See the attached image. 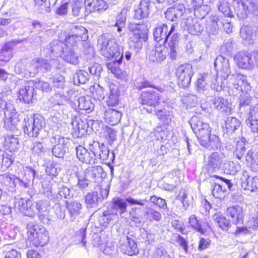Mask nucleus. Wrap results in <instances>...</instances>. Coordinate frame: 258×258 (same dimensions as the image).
<instances>
[{
  "label": "nucleus",
  "mask_w": 258,
  "mask_h": 258,
  "mask_svg": "<svg viewBox=\"0 0 258 258\" xmlns=\"http://www.w3.org/2000/svg\"><path fill=\"white\" fill-rule=\"evenodd\" d=\"M153 35L155 41L167 44L169 49V57L173 60L177 58L179 34L175 29V24H172L169 28L165 24H159L154 30Z\"/></svg>",
  "instance_id": "1"
},
{
  "label": "nucleus",
  "mask_w": 258,
  "mask_h": 258,
  "mask_svg": "<svg viewBox=\"0 0 258 258\" xmlns=\"http://www.w3.org/2000/svg\"><path fill=\"white\" fill-rule=\"evenodd\" d=\"M146 199L136 200L132 197H128L125 200L120 198H115L112 200L111 209H108L104 211V216L107 220L113 219V217L119 212L121 214L124 213L127 208V202L131 205H139L143 206L144 202H147Z\"/></svg>",
  "instance_id": "2"
},
{
  "label": "nucleus",
  "mask_w": 258,
  "mask_h": 258,
  "mask_svg": "<svg viewBox=\"0 0 258 258\" xmlns=\"http://www.w3.org/2000/svg\"><path fill=\"white\" fill-rule=\"evenodd\" d=\"M27 229L28 238L34 246H43L48 242L49 233L45 228H39L38 225L31 222L27 224Z\"/></svg>",
  "instance_id": "3"
},
{
  "label": "nucleus",
  "mask_w": 258,
  "mask_h": 258,
  "mask_svg": "<svg viewBox=\"0 0 258 258\" xmlns=\"http://www.w3.org/2000/svg\"><path fill=\"white\" fill-rule=\"evenodd\" d=\"M100 53L107 58H118L121 53V48L116 39H106L101 37L98 39Z\"/></svg>",
  "instance_id": "4"
},
{
  "label": "nucleus",
  "mask_w": 258,
  "mask_h": 258,
  "mask_svg": "<svg viewBox=\"0 0 258 258\" xmlns=\"http://www.w3.org/2000/svg\"><path fill=\"white\" fill-rule=\"evenodd\" d=\"M24 132L30 137L42 138L40 134L45 132L44 130L46 122L44 118L39 115H34L33 117L25 119Z\"/></svg>",
  "instance_id": "5"
},
{
  "label": "nucleus",
  "mask_w": 258,
  "mask_h": 258,
  "mask_svg": "<svg viewBox=\"0 0 258 258\" xmlns=\"http://www.w3.org/2000/svg\"><path fill=\"white\" fill-rule=\"evenodd\" d=\"M4 110L5 120V127L9 130H13L16 125L20 121L18 113L13 105L7 104L2 99V94H0V111Z\"/></svg>",
  "instance_id": "6"
},
{
  "label": "nucleus",
  "mask_w": 258,
  "mask_h": 258,
  "mask_svg": "<svg viewBox=\"0 0 258 258\" xmlns=\"http://www.w3.org/2000/svg\"><path fill=\"white\" fill-rule=\"evenodd\" d=\"M233 6L237 16L245 19L250 14L258 16V3L248 0H234Z\"/></svg>",
  "instance_id": "7"
},
{
  "label": "nucleus",
  "mask_w": 258,
  "mask_h": 258,
  "mask_svg": "<svg viewBox=\"0 0 258 258\" xmlns=\"http://www.w3.org/2000/svg\"><path fill=\"white\" fill-rule=\"evenodd\" d=\"M141 104L143 106L141 110H146L149 113L155 112L156 106L159 104L160 96L154 91L142 92L140 96Z\"/></svg>",
  "instance_id": "8"
},
{
  "label": "nucleus",
  "mask_w": 258,
  "mask_h": 258,
  "mask_svg": "<svg viewBox=\"0 0 258 258\" xmlns=\"http://www.w3.org/2000/svg\"><path fill=\"white\" fill-rule=\"evenodd\" d=\"M194 74L193 68L190 63H185L179 65L175 71L179 87L182 88L188 87L190 84Z\"/></svg>",
  "instance_id": "9"
},
{
  "label": "nucleus",
  "mask_w": 258,
  "mask_h": 258,
  "mask_svg": "<svg viewBox=\"0 0 258 258\" xmlns=\"http://www.w3.org/2000/svg\"><path fill=\"white\" fill-rule=\"evenodd\" d=\"M230 79H234V81L232 82H229L227 84L229 93H231V91H232L233 95L239 92L247 93L248 91L250 90L251 86L247 80L246 76L240 74L235 76L232 75L230 77Z\"/></svg>",
  "instance_id": "10"
},
{
  "label": "nucleus",
  "mask_w": 258,
  "mask_h": 258,
  "mask_svg": "<svg viewBox=\"0 0 258 258\" xmlns=\"http://www.w3.org/2000/svg\"><path fill=\"white\" fill-rule=\"evenodd\" d=\"M50 141L53 148L52 153L53 155L58 158H62L66 153V150L71 143L68 138H64L59 135H53Z\"/></svg>",
  "instance_id": "11"
},
{
  "label": "nucleus",
  "mask_w": 258,
  "mask_h": 258,
  "mask_svg": "<svg viewBox=\"0 0 258 258\" xmlns=\"http://www.w3.org/2000/svg\"><path fill=\"white\" fill-rule=\"evenodd\" d=\"M234 59L239 68L247 70L252 69L254 62L258 61V52L253 51L249 53L241 51L234 57Z\"/></svg>",
  "instance_id": "12"
},
{
  "label": "nucleus",
  "mask_w": 258,
  "mask_h": 258,
  "mask_svg": "<svg viewBox=\"0 0 258 258\" xmlns=\"http://www.w3.org/2000/svg\"><path fill=\"white\" fill-rule=\"evenodd\" d=\"M130 30L132 32L130 37L129 45L135 50L139 51L143 46L142 39H144L146 34L141 30V25L137 23H132L130 26Z\"/></svg>",
  "instance_id": "13"
},
{
  "label": "nucleus",
  "mask_w": 258,
  "mask_h": 258,
  "mask_svg": "<svg viewBox=\"0 0 258 258\" xmlns=\"http://www.w3.org/2000/svg\"><path fill=\"white\" fill-rule=\"evenodd\" d=\"M225 161L226 159L223 153L220 152H213L208 156L206 160V167L208 172H217L221 168L223 169Z\"/></svg>",
  "instance_id": "14"
},
{
  "label": "nucleus",
  "mask_w": 258,
  "mask_h": 258,
  "mask_svg": "<svg viewBox=\"0 0 258 258\" xmlns=\"http://www.w3.org/2000/svg\"><path fill=\"white\" fill-rule=\"evenodd\" d=\"M109 194V189L101 188L99 191L88 193L85 197V204L87 208L96 207L98 204L106 199Z\"/></svg>",
  "instance_id": "15"
},
{
  "label": "nucleus",
  "mask_w": 258,
  "mask_h": 258,
  "mask_svg": "<svg viewBox=\"0 0 258 258\" xmlns=\"http://www.w3.org/2000/svg\"><path fill=\"white\" fill-rule=\"evenodd\" d=\"M89 150L95 159L96 158L105 161L108 158L109 150L104 144H100L99 142H94L92 145H90Z\"/></svg>",
  "instance_id": "16"
},
{
  "label": "nucleus",
  "mask_w": 258,
  "mask_h": 258,
  "mask_svg": "<svg viewBox=\"0 0 258 258\" xmlns=\"http://www.w3.org/2000/svg\"><path fill=\"white\" fill-rule=\"evenodd\" d=\"M34 81L30 80L25 85L24 88L19 91V98L21 101L26 103L33 102L35 95Z\"/></svg>",
  "instance_id": "17"
},
{
  "label": "nucleus",
  "mask_w": 258,
  "mask_h": 258,
  "mask_svg": "<svg viewBox=\"0 0 258 258\" xmlns=\"http://www.w3.org/2000/svg\"><path fill=\"white\" fill-rule=\"evenodd\" d=\"M241 187L245 190L254 192L258 190V177H250L246 170L242 171L240 177Z\"/></svg>",
  "instance_id": "18"
},
{
  "label": "nucleus",
  "mask_w": 258,
  "mask_h": 258,
  "mask_svg": "<svg viewBox=\"0 0 258 258\" xmlns=\"http://www.w3.org/2000/svg\"><path fill=\"white\" fill-rule=\"evenodd\" d=\"M167 48L161 45L151 47L148 52L149 59L154 62L160 63L166 57Z\"/></svg>",
  "instance_id": "19"
},
{
  "label": "nucleus",
  "mask_w": 258,
  "mask_h": 258,
  "mask_svg": "<svg viewBox=\"0 0 258 258\" xmlns=\"http://www.w3.org/2000/svg\"><path fill=\"white\" fill-rule=\"evenodd\" d=\"M214 67L219 74L223 75L224 78H228L231 73L228 58L221 55H218L215 60Z\"/></svg>",
  "instance_id": "20"
},
{
  "label": "nucleus",
  "mask_w": 258,
  "mask_h": 258,
  "mask_svg": "<svg viewBox=\"0 0 258 258\" xmlns=\"http://www.w3.org/2000/svg\"><path fill=\"white\" fill-rule=\"evenodd\" d=\"M181 25L184 30H186L189 33L194 35H200L204 29L203 24L192 18L183 20Z\"/></svg>",
  "instance_id": "21"
},
{
  "label": "nucleus",
  "mask_w": 258,
  "mask_h": 258,
  "mask_svg": "<svg viewBox=\"0 0 258 258\" xmlns=\"http://www.w3.org/2000/svg\"><path fill=\"white\" fill-rule=\"evenodd\" d=\"M246 125L253 133L258 132V104L252 106L247 114Z\"/></svg>",
  "instance_id": "22"
},
{
  "label": "nucleus",
  "mask_w": 258,
  "mask_h": 258,
  "mask_svg": "<svg viewBox=\"0 0 258 258\" xmlns=\"http://www.w3.org/2000/svg\"><path fill=\"white\" fill-rule=\"evenodd\" d=\"M19 208L25 216L34 218L37 214L35 204L34 205L31 200L21 199L19 202Z\"/></svg>",
  "instance_id": "23"
},
{
  "label": "nucleus",
  "mask_w": 258,
  "mask_h": 258,
  "mask_svg": "<svg viewBox=\"0 0 258 258\" xmlns=\"http://www.w3.org/2000/svg\"><path fill=\"white\" fill-rule=\"evenodd\" d=\"M37 215L40 220H43L48 215L51 210L50 202L46 200H40L34 203Z\"/></svg>",
  "instance_id": "24"
},
{
  "label": "nucleus",
  "mask_w": 258,
  "mask_h": 258,
  "mask_svg": "<svg viewBox=\"0 0 258 258\" xmlns=\"http://www.w3.org/2000/svg\"><path fill=\"white\" fill-rule=\"evenodd\" d=\"M227 215L234 224L242 222L243 212L242 207L240 206L236 205L227 208Z\"/></svg>",
  "instance_id": "25"
},
{
  "label": "nucleus",
  "mask_w": 258,
  "mask_h": 258,
  "mask_svg": "<svg viewBox=\"0 0 258 258\" xmlns=\"http://www.w3.org/2000/svg\"><path fill=\"white\" fill-rule=\"evenodd\" d=\"M151 9V4L148 0H142L138 8L135 11L134 18L141 20L149 16Z\"/></svg>",
  "instance_id": "26"
},
{
  "label": "nucleus",
  "mask_w": 258,
  "mask_h": 258,
  "mask_svg": "<svg viewBox=\"0 0 258 258\" xmlns=\"http://www.w3.org/2000/svg\"><path fill=\"white\" fill-rule=\"evenodd\" d=\"M84 3L88 14L105 10L107 8V4L103 0H85Z\"/></svg>",
  "instance_id": "27"
},
{
  "label": "nucleus",
  "mask_w": 258,
  "mask_h": 258,
  "mask_svg": "<svg viewBox=\"0 0 258 258\" xmlns=\"http://www.w3.org/2000/svg\"><path fill=\"white\" fill-rule=\"evenodd\" d=\"M213 104L215 108L221 110L224 115L226 116L231 114V104L224 98L221 97H215L213 100Z\"/></svg>",
  "instance_id": "28"
},
{
  "label": "nucleus",
  "mask_w": 258,
  "mask_h": 258,
  "mask_svg": "<svg viewBox=\"0 0 258 258\" xmlns=\"http://www.w3.org/2000/svg\"><path fill=\"white\" fill-rule=\"evenodd\" d=\"M76 155L79 160L87 164L94 163L95 158L93 156L92 153L82 146H79L76 148Z\"/></svg>",
  "instance_id": "29"
},
{
  "label": "nucleus",
  "mask_w": 258,
  "mask_h": 258,
  "mask_svg": "<svg viewBox=\"0 0 258 258\" xmlns=\"http://www.w3.org/2000/svg\"><path fill=\"white\" fill-rule=\"evenodd\" d=\"M119 248L122 253L131 256L136 255L139 252L137 243L128 237H127L126 242L122 244Z\"/></svg>",
  "instance_id": "30"
},
{
  "label": "nucleus",
  "mask_w": 258,
  "mask_h": 258,
  "mask_svg": "<svg viewBox=\"0 0 258 258\" xmlns=\"http://www.w3.org/2000/svg\"><path fill=\"white\" fill-rule=\"evenodd\" d=\"M212 78L211 74L204 73L200 75L196 83V87L199 93L205 94L209 88V83Z\"/></svg>",
  "instance_id": "31"
},
{
  "label": "nucleus",
  "mask_w": 258,
  "mask_h": 258,
  "mask_svg": "<svg viewBox=\"0 0 258 258\" xmlns=\"http://www.w3.org/2000/svg\"><path fill=\"white\" fill-rule=\"evenodd\" d=\"M121 113L114 109L108 108L104 113L105 121L111 125H114L119 122Z\"/></svg>",
  "instance_id": "32"
},
{
  "label": "nucleus",
  "mask_w": 258,
  "mask_h": 258,
  "mask_svg": "<svg viewBox=\"0 0 258 258\" xmlns=\"http://www.w3.org/2000/svg\"><path fill=\"white\" fill-rule=\"evenodd\" d=\"M72 13L74 16L83 18L87 16L88 14L86 10V5L80 0H77L71 4Z\"/></svg>",
  "instance_id": "33"
},
{
  "label": "nucleus",
  "mask_w": 258,
  "mask_h": 258,
  "mask_svg": "<svg viewBox=\"0 0 258 258\" xmlns=\"http://www.w3.org/2000/svg\"><path fill=\"white\" fill-rule=\"evenodd\" d=\"M41 63L42 69H44L46 71H51L53 69L55 71H62L63 68L61 65L59 63L57 59H51L49 60H47L44 58H41V60L40 62Z\"/></svg>",
  "instance_id": "34"
},
{
  "label": "nucleus",
  "mask_w": 258,
  "mask_h": 258,
  "mask_svg": "<svg viewBox=\"0 0 258 258\" xmlns=\"http://www.w3.org/2000/svg\"><path fill=\"white\" fill-rule=\"evenodd\" d=\"M227 78H224L223 75L218 73L216 78L212 80L211 84V88L218 92L224 89L226 87L227 88V84L229 83L227 81Z\"/></svg>",
  "instance_id": "35"
},
{
  "label": "nucleus",
  "mask_w": 258,
  "mask_h": 258,
  "mask_svg": "<svg viewBox=\"0 0 258 258\" xmlns=\"http://www.w3.org/2000/svg\"><path fill=\"white\" fill-rule=\"evenodd\" d=\"M204 142L201 145L204 147L211 150H217L220 149L221 146V143L218 136L215 135H211L207 138Z\"/></svg>",
  "instance_id": "36"
},
{
  "label": "nucleus",
  "mask_w": 258,
  "mask_h": 258,
  "mask_svg": "<svg viewBox=\"0 0 258 258\" xmlns=\"http://www.w3.org/2000/svg\"><path fill=\"white\" fill-rule=\"evenodd\" d=\"M50 51V57L58 56L61 55L63 51V43L59 40H54L49 44V47L47 49Z\"/></svg>",
  "instance_id": "37"
},
{
  "label": "nucleus",
  "mask_w": 258,
  "mask_h": 258,
  "mask_svg": "<svg viewBox=\"0 0 258 258\" xmlns=\"http://www.w3.org/2000/svg\"><path fill=\"white\" fill-rule=\"evenodd\" d=\"M61 57L66 62L74 65L79 63V55L73 50H65L62 53Z\"/></svg>",
  "instance_id": "38"
},
{
  "label": "nucleus",
  "mask_w": 258,
  "mask_h": 258,
  "mask_svg": "<svg viewBox=\"0 0 258 258\" xmlns=\"http://www.w3.org/2000/svg\"><path fill=\"white\" fill-rule=\"evenodd\" d=\"M153 113H156L158 119L163 123L168 124L171 122L172 118V112L166 108L158 110H156V108L155 112H153Z\"/></svg>",
  "instance_id": "39"
},
{
  "label": "nucleus",
  "mask_w": 258,
  "mask_h": 258,
  "mask_svg": "<svg viewBox=\"0 0 258 258\" xmlns=\"http://www.w3.org/2000/svg\"><path fill=\"white\" fill-rule=\"evenodd\" d=\"M240 125V121L234 117H228L225 121V130L227 133H232Z\"/></svg>",
  "instance_id": "40"
},
{
  "label": "nucleus",
  "mask_w": 258,
  "mask_h": 258,
  "mask_svg": "<svg viewBox=\"0 0 258 258\" xmlns=\"http://www.w3.org/2000/svg\"><path fill=\"white\" fill-rule=\"evenodd\" d=\"M77 101L79 108L86 110L87 113L90 112L94 108V105L89 97L81 96L79 98Z\"/></svg>",
  "instance_id": "41"
},
{
  "label": "nucleus",
  "mask_w": 258,
  "mask_h": 258,
  "mask_svg": "<svg viewBox=\"0 0 258 258\" xmlns=\"http://www.w3.org/2000/svg\"><path fill=\"white\" fill-rule=\"evenodd\" d=\"M109 88L110 93L107 98L106 103L109 106H115L119 102V92L114 86H110Z\"/></svg>",
  "instance_id": "42"
},
{
  "label": "nucleus",
  "mask_w": 258,
  "mask_h": 258,
  "mask_svg": "<svg viewBox=\"0 0 258 258\" xmlns=\"http://www.w3.org/2000/svg\"><path fill=\"white\" fill-rule=\"evenodd\" d=\"M123 58V53L118 58H115V60L112 61L107 63V67L111 73L115 76H118L120 73V70L119 66L122 62Z\"/></svg>",
  "instance_id": "43"
},
{
  "label": "nucleus",
  "mask_w": 258,
  "mask_h": 258,
  "mask_svg": "<svg viewBox=\"0 0 258 258\" xmlns=\"http://www.w3.org/2000/svg\"><path fill=\"white\" fill-rule=\"evenodd\" d=\"M103 168L101 166H92L88 168L84 172L83 175L90 181L96 179L97 176L103 172Z\"/></svg>",
  "instance_id": "44"
},
{
  "label": "nucleus",
  "mask_w": 258,
  "mask_h": 258,
  "mask_svg": "<svg viewBox=\"0 0 258 258\" xmlns=\"http://www.w3.org/2000/svg\"><path fill=\"white\" fill-rule=\"evenodd\" d=\"M213 220L218 224L222 229L226 231L230 225L229 220L223 217L220 213H216L212 217Z\"/></svg>",
  "instance_id": "45"
},
{
  "label": "nucleus",
  "mask_w": 258,
  "mask_h": 258,
  "mask_svg": "<svg viewBox=\"0 0 258 258\" xmlns=\"http://www.w3.org/2000/svg\"><path fill=\"white\" fill-rule=\"evenodd\" d=\"M223 169L227 174L234 175L241 170V165L237 162L225 161Z\"/></svg>",
  "instance_id": "46"
},
{
  "label": "nucleus",
  "mask_w": 258,
  "mask_h": 258,
  "mask_svg": "<svg viewBox=\"0 0 258 258\" xmlns=\"http://www.w3.org/2000/svg\"><path fill=\"white\" fill-rule=\"evenodd\" d=\"M18 139L13 135L7 136L5 138V146L10 151H15L18 148Z\"/></svg>",
  "instance_id": "47"
},
{
  "label": "nucleus",
  "mask_w": 258,
  "mask_h": 258,
  "mask_svg": "<svg viewBox=\"0 0 258 258\" xmlns=\"http://www.w3.org/2000/svg\"><path fill=\"white\" fill-rule=\"evenodd\" d=\"M12 48L11 43H7L0 48V60L8 61L11 58Z\"/></svg>",
  "instance_id": "48"
},
{
  "label": "nucleus",
  "mask_w": 258,
  "mask_h": 258,
  "mask_svg": "<svg viewBox=\"0 0 258 258\" xmlns=\"http://www.w3.org/2000/svg\"><path fill=\"white\" fill-rule=\"evenodd\" d=\"M240 36L245 41V43L250 44L252 43L253 36V29L251 26H244L240 30Z\"/></svg>",
  "instance_id": "49"
},
{
  "label": "nucleus",
  "mask_w": 258,
  "mask_h": 258,
  "mask_svg": "<svg viewBox=\"0 0 258 258\" xmlns=\"http://www.w3.org/2000/svg\"><path fill=\"white\" fill-rule=\"evenodd\" d=\"M67 208L72 217H75L80 214L82 205L77 202H67Z\"/></svg>",
  "instance_id": "50"
},
{
  "label": "nucleus",
  "mask_w": 258,
  "mask_h": 258,
  "mask_svg": "<svg viewBox=\"0 0 258 258\" xmlns=\"http://www.w3.org/2000/svg\"><path fill=\"white\" fill-rule=\"evenodd\" d=\"M189 123L195 133L204 128L205 125H209L208 124L204 122L196 116L191 117Z\"/></svg>",
  "instance_id": "51"
},
{
  "label": "nucleus",
  "mask_w": 258,
  "mask_h": 258,
  "mask_svg": "<svg viewBox=\"0 0 258 258\" xmlns=\"http://www.w3.org/2000/svg\"><path fill=\"white\" fill-rule=\"evenodd\" d=\"M46 172L48 175L56 176L60 171L59 165L54 161H49L46 163Z\"/></svg>",
  "instance_id": "52"
},
{
  "label": "nucleus",
  "mask_w": 258,
  "mask_h": 258,
  "mask_svg": "<svg viewBox=\"0 0 258 258\" xmlns=\"http://www.w3.org/2000/svg\"><path fill=\"white\" fill-rule=\"evenodd\" d=\"M189 227L194 230L204 234L205 230L202 228L200 222L195 215H191L188 219Z\"/></svg>",
  "instance_id": "53"
},
{
  "label": "nucleus",
  "mask_w": 258,
  "mask_h": 258,
  "mask_svg": "<svg viewBox=\"0 0 258 258\" xmlns=\"http://www.w3.org/2000/svg\"><path fill=\"white\" fill-rule=\"evenodd\" d=\"M126 19V14L123 11L117 15L114 27L117 28V31L118 33H121L122 29L125 28Z\"/></svg>",
  "instance_id": "54"
},
{
  "label": "nucleus",
  "mask_w": 258,
  "mask_h": 258,
  "mask_svg": "<svg viewBox=\"0 0 258 258\" xmlns=\"http://www.w3.org/2000/svg\"><path fill=\"white\" fill-rule=\"evenodd\" d=\"M31 151L33 155L40 157L42 154H44L45 149L42 143L35 141L32 144Z\"/></svg>",
  "instance_id": "55"
},
{
  "label": "nucleus",
  "mask_w": 258,
  "mask_h": 258,
  "mask_svg": "<svg viewBox=\"0 0 258 258\" xmlns=\"http://www.w3.org/2000/svg\"><path fill=\"white\" fill-rule=\"evenodd\" d=\"M245 141V139H242L237 142L235 151V155L238 159H241L246 151V145L247 144H246Z\"/></svg>",
  "instance_id": "56"
},
{
  "label": "nucleus",
  "mask_w": 258,
  "mask_h": 258,
  "mask_svg": "<svg viewBox=\"0 0 258 258\" xmlns=\"http://www.w3.org/2000/svg\"><path fill=\"white\" fill-rule=\"evenodd\" d=\"M205 126L203 130L195 133L197 135L200 144L203 142L205 143V141L211 135L209 125H205Z\"/></svg>",
  "instance_id": "57"
},
{
  "label": "nucleus",
  "mask_w": 258,
  "mask_h": 258,
  "mask_svg": "<svg viewBox=\"0 0 258 258\" xmlns=\"http://www.w3.org/2000/svg\"><path fill=\"white\" fill-rule=\"evenodd\" d=\"M89 75L85 70L77 71L74 77V82L78 81V83L84 84L89 80Z\"/></svg>",
  "instance_id": "58"
},
{
  "label": "nucleus",
  "mask_w": 258,
  "mask_h": 258,
  "mask_svg": "<svg viewBox=\"0 0 258 258\" xmlns=\"http://www.w3.org/2000/svg\"><path fill=\"white\" fill-rule=\"evenodd\" d=\"M219 21L214 20L207 24L206 30L209 35H214L218 33L219 28Z\"/></svg>",
  "instance_id": "59"
},
{
  "label": "nucleus",
  "mask_w": 258,
  "mask_h": 258,
  "mask_svg": "<svg viewBox=\"0 0 258 258\" xmlns=\"http://www.w3.org/2000/svg\"><path fill=\"white\" fill-rule=\"evenodd\" d=\"M225 188L219 183H215L212 188V195L215 198L222 199L225 196Z\"/></svg>",
  "instance_id": "60"
},
{
  "label": "nucleus",
  "mask_w": 258,
  "mask_h": 258,
  "mask_svg": "<svg viewBox=\"0 0 258 258\" xmlns=\"http://www.w3.org/2000/svg\"><path fill=\"white\" fill-rule=\"evenodd\" d=\"M76 31L74 34L82 41H85L88 38V31L83 26H77L75 28Z\"/></svg>",
  "instance_id": "61"
},
{
  "label": "nucleus",
  "mask_w": 258,
  "mask_h": 258,
  "mask_svg": "<svg viewBox=\"0 0 258 258\" xmlns=\"http://www.w3.org/2000/svg\"><path fill=\"white\" fill-rule=\"evenodd\" d=\"M52 82L54 87L63 89L65 86V78L61 75H57L51 78Z\"/></svg>",
  "instance_id": "62"
},
{
  "label": "nucleus",
  "mask_w": 258,
  "mask_h": 258,
  "mask_svg": "<svg viewBox=\"0 0 258 258\" xmlns=\"http://www.w3.org/2000/svg\"><path fill=\"white\" fill-rule=\"evenodd\" d=\"M102 69H103L101 64L95 62L90 64L88 67L87 71L89 72L91 75L94 76L97 78H99Z\"/></svg>",
  "instance_id": "63"
},
{
  "label": "nucleus",
  "mask_w": 258,
  "mask_h": 258,
  "mask_svg": "<svg viewBox=\"0 0 258 258\" xmlns=\"http://www.w3.org/2000/svg\"><path fill=\"white\" fill-rule=\"evenodd\" d=\"M34 87L44 92H48L52 89V87L48 82L40 80H36L34 81Z\"/></svg>",
  "instance_id": "64"
}]
</instances>
